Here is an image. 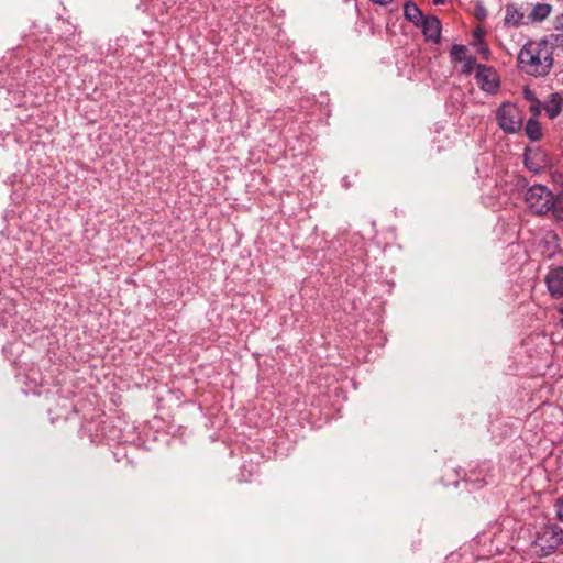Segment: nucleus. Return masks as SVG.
Returning <instances> with one entry per match:
<instances>
[{"instance_id":"1","label":"nucleus","mask_w":563,"mask_h":563,"mask_svg":"<svg viewBox=\"0 0 563 563\" xmlns=\"http://www.w3.org/2000/svg\"><path fill=\"white\" fill-rule=\"evenodd\" d=\"M517 60L522 73L536 78L545 77L554 65L553 44L547 37L530 40L519 51Z\"/></svg>"},{"instance_id":"2","label":"nucleus","mask_w":563,"mask_h":563,"mask_svg":"<svg viewBox=\"0 0 563 563\" xmlns=\"http://www.w3.org/2000/svg\"><path fill=\"white\" fill-rule=\"evenodd\" d=\"M549 340L544 334H533L525 339L520 351L517 355L521 356V352L526 354V360L520 358V366L527 368V373H539L541 362L547 361L549 356Z\"/></svg>"},{"instance_id":"3","label":"nucleus","mask_w":563,"mask_h":563,"mask_svg":"<svg viewBox=\"0 0 563 563\" xmlns=\"http://www.w3.org/2000/svg\"><path fill=\"white\" fill-rule=\"evenodd\" d=\"M563 543V530L556 525L540 528L532 541V550L539 556L552 554Z\"/></svg>"},{"instance_id":"4","label":"nucleus","mask_w":563,"mask_h":563,"mask_svg":"<svg viewBox=\"0 0 563 563\" xmlns=\"http://www.w3.org/2000/svg\"><path fill=\"white\" fill-rule=\"evenodd\" d=\"M552 195L548 187L537 184L526 190L525 200L534 214L544 216L553 206Z\"/></svg>"},{"instance_id":"5","label":"nucleus","mask_w":563,"mask_h":563,"mask_svg":"<svg viewBox=\"0 0 563 563\" xmlns=\"http://www.w3.org/2000/svg\"><path fill=\"white\" fill-rule=\"evenodd\" d=\"M496 120L499 128L505 133L512 134L520 131L523 122V115L516 104L511 102H504L496 110Z\"/></svg>"},{"instance_id":"6","label":"nucleus","mask_w":563,"mask_h":563,"mask_svg":"<svg viewBox=\"0 0 563 563\" xmlns=\"http://www.w3.org/2000/svg\"><path fill=\"white\" fill-rule=\"evenodd\" d=\"M475 79L478 86L487 92H495L499 88V81L496 73L489 66L477 65Z\"/></svg>"},{"instance_id":"7","label":"nucleus","mask_w":563,"mask_h":563,"mask_svg":"<svg viewBox=\"0 0 563 563\" xmlns=\"http://www.w3.org/2000/svg\"><path fill=\"white\" fill-rule=\"evenodd\" d=\"M427 42L438 44L441 40V21L435 15H427L418 25Z\"/></svg>"},{"instance_id":"8","label":"nucleus","mask_w":563,"mask_h":563,"mask_svg":"<svg viewBox=\"0 0 563 563\" xmlns=\"http://www.w3.org/2000/svg\"><path fill=\"white\" fill-rule=\"evenodd\" d=\"M504 25L508 27L528 25L527 14H525L516 4L508 3L505 10Z\"/></svg>"},{"instance_id":"9","label":"nucleus","mask_w":563,"mask_h":563,"mask_svg":"<svg viewBox=\"0 0 563 563\" xmlns=\"http://www.w3.org/2000/svg\"><path fill=\"white\" fill-rule=\"evenodd\" d=\"M548 289L554 297L563 296V267L552 268L545 278Z\"/></svg>"},{"instance_id":"10","label":"nucleus","mask_w":563,"mask_h":563,"mask_svg":"<svg viewBox=\"0 0 563 563\" xmlns=\"http://www.w3.org/2000/svg\"><path fill=\"white\" fill-rule=\"evenodd\" d=\"M523 162H525V166L529 170L538 174L547 165L548 159L543 152L538 151V150H536V151L529 150L525 153Z\"/></svg>"},{"instance_id":"11","label":"nucleus","mask_w":563,"mask_h":563,"mask_svg":"<svg viewBox=\"0 0 563 563\" xmlns=\"http://www.w3.org/2000/svg\"><path fill=\"white\" fill-rule=\"evenodd\" d=\"M552 7L548 3H537L527 14L528 24L543 22L551 13Z\"/></svg>"},{"instance_id":"12","label":"nucleus","mask_w":563,"mask_h":563,"mask_svg":"<svg viewBox=\"0 0 563 563\" xmlns=\"http://www.w3.org/2000/svg\"><path fill=\"white\" fill-rule=\"evenodd\" d=\"M543 108L550 119H555L560 115L563 108L562 96L559 92L551 93Z\"/></svg>"},{"instance_id":"13","label":"nucleus","mask_w":563,"mask_h":563,"mask_svg":"<svg viewBox=\"0 0 563 563\" xmlns=\"http://www.w3.org/2000/svg\"><path fill=\"white\" fill-rule=\"evenodd\" d=\"M404 16L416 26L426 18L420 8L412 1H407L404 4Z\"/></svg>"},{"instance_id":"14","label":"nucleus","mask_w":563,"mask_h":563,"mask_svg":"<svg viewBox=\"0 0 563 563\" xmlns=\"http://www.w3.org/2000/svg\"><path fill=\"white\" fill-rule=\"evenodd\" d=\"M525 132L532 142L539 141L542 137L541 125L539 121L534 118H530L526 122Z\"/></svg>"},{"instance_id":"15","label":"nucleus","mask_w":563,"mask_h":563,"mask_svg":"<svg viewBox=\"0 0 563 563\" xmlns=\"http://www.w3.org/2000/svg\"><path fill=\"white\" fill-rule=\"evenodd\" d=\"M552 201L550 212L555 220L563 221V188L556 195H552Z\"/></svg>"},{"instance_id":"16","label":"nucleus","mask_w":563,"mask_h":563,"mask_svg":"<svg viewBox=\"0 0 563 563\" xmlns=\"http://www.w3.org/2000/svg\"><path fill=\"white\" fill-rule=\"evenodd\" d=\"M468 56V49L465 45L455 44L450 49V57L453 62L462 63Z\"/></svg>"},{"instance_id":"17","label":"nucleus","mask_w":563,"mask_h":563,"mask_svg":"<svg viewBox=\"0 0 563 563\" xmlns=\"http://www.w3.org/2000/svg\"><path fill=\"white\" fill-rule=\"evenodd\" d=\"M462 74L464 75H471L474 70H476V66L478 65L476 63V57L473 55H468L466 59L462 60Z\"/></svg>"},{"instance_id":"18","label":"nucleus","mask_w":563,"mask_h":563,"mask_svg":"<svg viewBox=\"0 0 563 563\" xmlns=\"http://www.w3.org/2000/svg\"><path fill=\"white\" fill-rule=\"evenodd\" d=\"M487 10L482 1H477L474 9V15L477 20L484 21L487 18Z\"/></svg>"},{"instance_id":"19","label":"nucleus","mask_w":563,"mask_h":563,"mask_svg":"<svg viewBox=\"0 0 563 563\" xmlns=\"http://www.w3.org/2000/svg\"><path fill=\"white\" fill-rule=\"evenodd\" d=\"M529 111L531 112L532 118L537 119V117L541 112V104H540L539 100H534L531 102V104L529 107Z\"/></svg>"},{"instance_id":"20","label":"nucleus","mask_w":563,"mask_h":563,"mask_svg":"<svg viewBox=\"0 0 563 563\" xmlns=\"http://www.w3.org/2000/svg\"><path fill=\"white\" fill-rule=\"evenodd\" d=\"M552 40L553 42L551 43L553 44V47L555 46L556 48H561L563 51V32L552 35Z\"/></svg>"},{"instance_id":"21","label":"nucleus","mask_w":563,"mask_h":563,"mask_svg":"<svg viewBox=\"0 0 563 563\" xmlns=\"http://www.w3.org/2000/svg\"><path fill=\"white\" fill-rule=\"evenodd\" d=\"M555 507H556V515H558V518L563 521V496L561 498L558 499L556 504H555Z\"/></svg>"},{"instance_id":"22","label":"nucleus","mask_w":563,"mask_h":563,"mask_svg":"<svg viewBox=\"0 0 563 563\" xmlns=\"http://www.w3.org/2000/svg\"><path fill=\"white\" fill-rule=\"evenodd\" d=\"M465 481H466V482H473V483L475 484V486H476V487H482V486L484 485V483H486L484 479H482V481L473 479V478L471 477V475H470V476H467V477L465 478Z\"/></svg>"},{"instance_id":"23","label":"nucleus","mask_w":563,"mask_h":563,"mask_svg":"<svg viewBox=\"0 0 563 563\" xmlns=\"http://www.w3.org/2000/svg\"><path fill=\"white\" fill-rule=\"evenodd\" d=\"M523 95H525V98H526L527 100L531 101V102H532V101H534V100H537V99H536V97H534V95L532 93V91H530V90H528V89L523 91Z\"/></svg>"},{"instance_id":"24","label":"nucleus","mask_w":563,"mask_h":563,"mask_svg":"<svg viewBox=\"0 0 563 563\" xmlns=\"http://www.w3.org/2000/svg\"><path fill=\"white\" fill-rule=\"evenodd\" d=\"M391 0H378L377 2L380 4H388Z\"/></svg>"},{"instance_id":"25","label":"nucleus","mask_w":563,"mask_h":563,"mask_svg":"<svg viewBox=\"0 0 563 563\" xmlns=\"http://www.w3.org/2000/svg\"><path fill=\"white\" fill-rule=\"evenodd\" d=\"M560 312H561V314H562L561 322H562V324H563V302H562V306H561V308H560Z\"/></svg>"},{"instance_id":"26","label":"nucleus","mask_w":563,"mask_h":563,"mask_svg":"<svg viewBox=\"0 0 563 563\" xmlns=\"http://www.w3.org/2000/svg\"><path fill=\"white\" fill-rule=\"evenodd\" d=\"M444 0H433L434 4H441Z\"/></svg>"}]
</instances>
